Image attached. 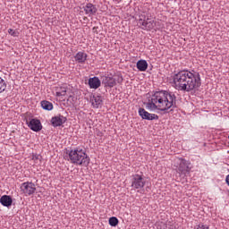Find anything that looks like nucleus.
<instances>
[{
  "instance_id": "f257e3e1",
  "label": "nucleus",
  "mask_w": 229,
  "mask_h": 229,
  "mask_svg": "<svg viewBox=\"0 0 229 229\" xmlns=\"http://www.w3.org/2000/svg\"><path fill=\"white\" fill-rule=\"evenodd\" d=\"M174 89L182 92H192L201 87V75L194 71L182 70L173 77Z\"/></svg>"
},
{
  "instance_id": "f03ea898",
  "label": "nucleus",
  "mask_w": 229,
  "mask_h": 229,
  "mask_svg": "<svg viewBox=\"0 0 229 229\" xmlns=\"http://www.w3.org/2000/svg\"><path fill=\"white\" fill-rule=\"evenodd\" d=\"M146 108L150 112H167L170 108H176V95L169 90L156 91L146 104Z\"/></svg>"
},
{
  "instance_id": "7ed1b4c3",
  "label": "nucleus",
  "mask_w": 229,
  "mask_h": 229,
  "mask_svg": "<svg viewBox=\"0 0 229 229\" xmlns=\"http://www.w3.org/2000/svg\"><path fill=\"white\" fill-rule=\"evenodd\" d=\"M69 160L75 165H83L89 167L90 164V157L87 155V152L81 148H75L68 151Z\"/></svg>"
},
{
  "instance_id": "20e7f679",
  "label": "nucleus",
  "mask_w": 229,
  "mask_h": 229,
  "mask_svg": "<svg viewBox=\"0 0 229 229\" xmlns=\"http://www.w3.org/2000/svg\"><path fill=\"white\" fill-rule=\"evenodd\" d=\"M138 26L141 30L151 31V30L156 26L155 20L149 17L140 16V19L138 20Z\"/></svg>"
},
{
  "instance_id": "39448f33",
  "label": "nucleus",
  "mask_w": 229,
  "mask_h": 229,
  "mask_svg": "<svg viewBox=\"0 0 229 229\" xmlns=\"http://www.w3.org/2000/svg\"><path fill=\"white\" fill-rule=\"evenodd\" d=\"M144 185H146V179H144V175L140 174H133L131 178V187L132 189H143Z\"/></svg>"
},
{
  "instance_id": "423d86ee",
  "label": "nucleus",
  "mask_w": 229,
  "mask_h": 229,
  "mask_svg": "<svg viewBox=\"0 0 229 229\" xmlns=\"http://www.w3.org/2000/svg\"><path fill=\"white\" fill-rule=\"evenodd\" d=\"M21 191L25 194V196H31L35 194V191H37V187L35 186V183L26 182L21 183Z\"/></svg>"
},
{
  "instance_id": "0eeeda50",
  "label": "nucleus",
  "mask_w": 229,
  "mask_h": 229,
  "mask_svg": "<svg viewBox=\"0 0 229 229\" xmlns=\"http://www.w3.org/2000/svg\"><path fill=\"white\" fill-rule=\"evenodd\" d=\"M178 164V171L182 176H187L189 173H191V168H189V165L187 164V161L183 158H178L177 159Z\"/></svg>"
},
{
  "instance_id": "6e6552de",
  "label": "nucleus",
  "mask_w": 229,
  "mask_h": 229,
  "mask_svg": "<svg viewBox=\"0 0 229 229\" xmlns=\"http://www.w3.org/2000/svg\"><path fill=\"white\" fill-rule=\"evenodd\" d=\"M26 124L32 130V131H40L42 130V123L37 118H32L30 120L26 119Z\"/></svg>"
},
{
  "instance_id": "1a4fd4ad",
  "label": "nucleus",
  "mask_w": 229,
  "mask_h": 229,
  "mask_svg": "<svg viewBox=\"0 0 229 229\" xmlns=\"http://www.w3.org/2000/svg\"><path fill=\"white\" fill-rule=\"evenodd\" d=\"M139 115L141 117V119H144L146 121H158L157 114H151L142 107L139 108Z\"/></svg>"
},
{
  "instance_id": "9d476101",
  "label": "nucleus",
  "mask_w": 229,
  "mask_h": 229,
  "mask_svg": "<svg viewBox=\"0 0 229 229\" xmlns=\"http://www.w3.org/2000/svg\"><path fill=\"white\" fill-rule=\"evenodd\" d=\"M67 123V118L62 114L52 117L51 124L54 128H58V126H62V124H65Z\"/></svg>"
},
{
  "instance_id": "9b49d317",
  "label": "nucleus",
  "mask_w": 229,
  "mask_h": 229,
  "mask_svg": "<svg viewBox=\"0 0 229 229\" xmlns=\"http://www.w3.org/2000/svg\"><path fill=\"white\" fill-rule=\"evenodd\" d=\"M102 85H104L105 89H114L117 85V80L114 77L105 76L102 80Z\"/></svg>"
},
{
  "instance_id": "f8f14e48",
  "label": "nucleus",
  "mask_w": 229,
  "mask_h": 229,
  "mask_svg": "<svg viewBox=\"0 0 229 229\" xmlns=\"http://www.w3.org/2000/svg\"><path fill=\"white\" fill-rule=\"evenodd\" d=\"M82 9L84 10L86 15H89V17H92V15H95L98 13V7H96L95 4L88 3L86 4Z\"/></svg>"
},
{
  "instance_id": "ddd939ff",
  "label": "nucleus",
  "mask_w": 229,
  "mask_h": 229,
  "mask_svg": "<svg viewBox=\"0 0 229 229\" xmlns=\"http://www.w3.org/2000/svg\"><path fill=\"white\" fill-rule=\"evenodd\" d=\"M88 84L89 89H94L95 90L101 87V81L98 77H91L89 79Z\"/></svg>"
},
{
  "instance_id": "4468645a",
  "label": "nucleus",
  "mask_w": 229,
  "mask_h": 229,
  "mask_svg": "<svg viewBox=\"0 0 229 229\" xmlns=\"http://www.w3.org/2000/svg\"><path fill=\"white\" fill-rule=\"evenodd\" d=\"M0 203L3 205V207L10 208L12 207V203H13V200L12 199V197L9 195H3L0 198Z\"/></svg>"
},
{
  "instance_id": "2eb2a0df",
  "label": "nucleus",
  "mask_w": 229,
  "mask_h": 229,
  "mask_svg": "<svg viewBox=\"0 0 229 229\" xmlns=\"http://www.w3.org/2000/svg\"><path fill=\"white\" fill-rule=\"evenodd\" d=\"M74 60L77 64H85L87 62V54L85 52H78L74 56Z\"/></svg>"
},
{
  "instance_id": "dca6fc26",
  "label": "nucleus",
  "mask_w": 229,
  "mask_h": 229,
  "mask_svg": "<svg viewBox=\"0 0 229 229\" xmlns=\"http://www.w3.org/2000/svg\"><path fill=\"white\" fill-rule=\"evenodd\" d=\"M91 105L94 108H99L103 105V98L101 96H93Z\"/></svg>"
},
{
  "instance_id": "f3484780",
  "label": "nucleus",
  "mask_w": 229,
  "mask_h": 229,
  "mask_svg": "<svg viewBox=\"0 0 229 229\" xmlns=\"http://www.w3.org/2000/svg\"><path fill=\"white\" fill-rule=\"evenodd\" d=\"M136 67L140 72L148 71V61L142 59L139 60L136 64Z\"/></svg>"
},
{
  "instance_id": "a211bd4d",
  "label": "nucleus",
  "mask_w": 229,
  "mask_h": 229,
  "mask_svg": "<svg viewBox=\"0 0 229 229\" xmlns=\"http://www.w3.org/2000/svg\"><path fill=\"white\" fill-rule=\"evenodd\" d=\"M41 106L44 110L51 111L53 109V103L47 100H43L41 101Z\"/></svg>"
},
{
  "instance_id": "6ab92c4d",
  "label": "nucleus",
  "mask_w": 229,
  "mask_h": 229,
  "mask_svg": "<svg viewBox=\"0 0 229 229\" xmlns=\"http://www.w3.org/2000/svg\"><path fill=\"white\" fill-rule=\"evenodd\" d=\"M157 229H176V225L171 224L161 223Z\"/></svg>"
},
{
  "instance_id": "aec40b11",
  "label": "nucleus",
  "mask_w": 229,
  "mask_h": 229,
  "mask_svg": "<svg viewBox=\"0 0 229 229\" xmlns=\"http://www.w3.org/2000/svg\"><path fill=\"white\" fill-rule=\"evenodd\" d=\"M6 87H8V85L6 84V81L0 77V94H3V92L6 90Z\"/></svg>"
},
{
  "instance_id": "412c9836",
  "label": "nucleus",
  "mask_w": 229,
  "mask_h": 229,
  "mask_svg": "<svg viewBox=\"0 0 229 229\" xmlns=\"http://www.w3.org/2000/svg\"><path fill=\"white\" fill-rule=\"evenodd\" d=\"M109 225L110 226H117L119 225V219L115 216H112L109 218Z\"/></svg>"
},
{
  "instance_id": "4be33fe9",
  "label": "nucleus",
  "mask_w": 229,
  "mask_h": 229,
  "mask_svg": "<svg viewBox=\"0 0 229 229\" xmlns=\"http://www.w3.org/2000/svg\"><path fill=\"white\" fill-rule=\"evenodd\" d=\"M67 94V89L66 88H60V90L55 92V96L57 98H60L62 96H65Z\"/></svg>"
},
{
  "instance_id": "5701e85b",
  "label": "nucleus",
  "mask_w": 229,
  "mask_h": 229,
  "mask_svg": "<svg viewBox=\"0 0 229 229\" xmlns=\"http://www.w3.org/2000/svg\"><path fill=\"white\" fill-rule=\"evenodd\" d=\"M8 33H9V35H11L12 37H19V31L14 30L13 29H9V30H8Z\"/></svg>"
},
{
  "instance_id": "b1692460",
  "label": "nucleus",
  "mask_w": 229,
  "mask_h": 229,
  "mask_svg": "<svg viewBox=\"0 0 229 229\" xmlns=\"http://www.w3.org/2000/svg\"><path fill=\"white\" fill-rule=\"evenodd\" d=\"M195 229H210V227L208 225L204 224H199Z\"/></svg>"
},
{
  "instance_id": "393cba45",
  "label": "nucleus",
  "mask_w": 229,
  "mask_h": 229,
  "mask_svg": "<svg viewBox=\"0 0 229 229\" xmlns=\"http://www.w3.org/2000/svg\"><path fill=\"white\" fill-rule=\"evenodd\" d=\"M123 77H120L117 80V83H123Z\"/></svg>"
},
{
  "instance_id": "a878e982",
  "label": "nucleus",
  "mask_w": 229,
  "mask_h": 229,
  "mask_svg": "<svg viewBox=\"0 0 229 229\" xmlns=\"http://www.w3.org/2000/svg\"><path fill=\"white\" fill-rule=\"evenodd\" d=\"M83 21H84V22H89V18L87 16H84Z\"/></svg>"
},
{
  "instance_id": "bb28decb",
  "label": "nucleus",
  "mask_w": 229,
  "mask_h": 229,
  "mask_svg": "<svg viewBox=\"0 0 229 229\" xmlns=\"http://www.w3.org/2000/svg\"><path fill=\"white\" fill-rule=\"evenodd\" d=\"M225 182H226L227 185L229 186V174L226 176Z\"/></svg>"
},
{
  "instance_id": "cd10ccee",
  "label": "nucleus",
  "mask_w": 229,
  "mask_h": 229,
  "mask_svg": "<svg viewBox=\"0 0 229 229\" xmlns=\"http://www.w3.org/2000/svg\"><path fill=\"white\" fill-rule=\"evenodd\" d=\"M35 158H36V160H38V156H36Z\"/></svg>"
}]
</instances>
